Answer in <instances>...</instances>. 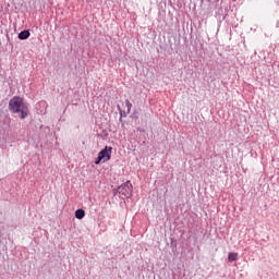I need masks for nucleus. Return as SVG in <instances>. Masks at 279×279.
Instances as JSON below:
<instances>
[{"label":"nucleus","mask_w":279,"mask_h":279,"mask_svg":"<svg viewBox=\"0 0 279 279\" xmlns=\"http://www.w3.org/2000/svg\"><path fill=\"white\" fill-rule=\"evenodd\" d=\"M9 110L13 114H20V119H27V116L29 114V108L27 107V104L23 101L21 96H14L10 99Z\"/></svg>","instance_id":"obj_1"},{"label":"nucleus","mask_w":279,"mask_h":279,"mask_svg":"<svg viewBox=\"0 0 279 279\" xmlns=\"http://www.w3.org/2000/svg\"><path fill=\"white\" fill-rule=\"evenodd\" d=\"M117 191H118L121 199H130V197H132L134 186L132 185V182L126 181L123 184H121L120 186H118Z\"/></svg>","instance_id":"obj_2"},{"label":"nucleus","mask_w":279,"mask_h":279,"mask_svg":"<svg viewBox=\"0 0 279 279\" xmlns=\"http://www.w3.org/2000/svg\"><path fill=\"white\" fill-rule=\"evenodd\" d=\"M110 158H112V147L105 146V148L98 153V156L94 162L95 165H101V162H108Z\"/></svg>","instance_id":"obj_3"},{"label":"nucleus","mask_w":279,"mask_h":279,"mask_svg":"<svg viewBox=\"0 0 279 279\" xmlns=\"http://www.w3.org/2000/svg\"><path fill=\"white\" fill-rule=\"evenodd\" d=\"M29 36H32V33H29L28 29H24V31L19 33L17 38L20 40H27V38H29Z\"/></svg>","instance_id":"obj_4"},{"label":"nucleus","mask_w":279,"mask_h":279,"mask_svg":"<svg viewBox=\"0 0 279 279\" xmlns=\"http://www.w3.org/2000/svg\"><path fill=\"white\" fill-rule=\"evenodd\" d=\"M75 217L76 219H84V217H86V211L84 209H76Z\"/></svg>","instance_id":"obj_5"},{"label":"nucleus","mask_w":279,"mask_h":279,"mask_svg":"<svg viewBox=\"0 0 279 279\" xmlns=\"http://www.w3.org/2000/svg\"><path fill=\"white\" fill-rule=\"evenodd\" d=\"M236 258H239V253H229V255H228L229 263H234V260H236Z\"/></svg>","instance_id":"obj_6"},{"label":"nucleus","mask_w":279,"mask_h":279,"mask_svg":"<svg viewBox=\"0 0 279 279\" xmlns=\"http://www.w3.org/2000/svg\"><path fill=\"white\" fill-rule=\"evenodd\" d=\"M125 106H126V114H130V112H132V102H130V99H125Z\"/></svg>","instance_id":"obj_7"},{"label":"nucleus","mask_w":279,"mask_h":279,"mask_svg":"<svg viewBox=\"0 0 279 279\" xmlns=\"http://www.w3.org/2000/svg\"><path fill=\"white\" fill-rule=\"evenodd\" d=\"M117 108H118V110H119L121 117H128V114L125 113V111L121 110V106L118 105Z\"/></svg>","instance_id":"obj_8"},{"label":"nucleus","mask_w":279,"mask_h":279,"mask_svg":"<svg viewBox=\"0 0 279 279\" xmlns=\"http://www.w3.org/2000/svg\"><path fill=\"white\" fill-rule=\"evenodd\" d=\"M113 195H114V197H117V195H119V191H117V189L113 190Z\"/></svg>","instance_id":"obj_9"}]
</instances>
